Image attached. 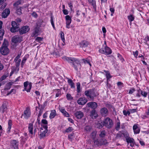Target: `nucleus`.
I'll return each instance as SVG.
<instances>
[{"mask_svg": "<svg viewBox=\"0 0 149 149\" xmlns=\"http://www.w3.org/2000/svg\"><path fill=\"white\" fill-rule=\"evenodd\" d=\"M39 27L38 26H36L31 34L32 37H36L38 35L39 33Z\"/></svg>", "mask_w": 149, "mask_h": 149, "instance_id": "aec40b11", "label": "nucleus"}, {"mask_svg": "<svg viewBox=\"0 0 149 149\" xmlns=\"http://www.w3.org/2000/svg\"><path fill=\"white\" fill-rule=\"evenodd\" d=\"M104 71L105 72L107 82H108V79L111 78V76L110 73L108 71H106V70H104Z\"/></svg>", "mask_w": 149, "mask_h": 149, "instance_id": "a878e982", "label": "nucleus"}, {"mask_svg": "<svg viewBox=\"0 0 149 149\" xmlns=\"http://www.w3.org/2000/svg\"><path fill=\"white\" fill-rule=\"evenodd\" d=\"M59 109L61 112L63 113V115L65 117H69L70 115L65 110V109L63 107H60Z\"/></svg>", "mask_w": 149, "mask_h": 149, "instance_id": "f3484780", "label": "nucleus"}, {"mask_svg": "<svg viewBox=\"0 0 149 149\" xmlns=\"http://www.w3.org/2000/svg\"><path fill=\"white\" fill-rule=\"evenodd\" d=\"M140 131V129H139V128L137 129L136 130H134V134H137L139 133Z\"/></svg>", "mask_w": 149, "mask_h": 149, "instance_id": "13d9d810", "label": "nucleus"}, {"mask_svg": "<svg viewBox=\"0 0 149 149\" xmlns=\"http://www.w3.org/2000/svg\"><path fill=\"white\" fill-rule=\"evenodd\" d=\"M133 130L134 131V130L137 129H139V128L138 127L137 125H134L133 126Z\"/></svg>", "mask_w": 149, "mask_h": 149, "instance_id": "0e129e2a", "label": "nucleus"}, {"mask_svg": "<svg viewBox=\"0 0 149 149\" xmlns=\"http://www.w3.org/2000/svg\"><path fill=\"white\" fill-rule=\"evenodd\" d=\"M72 128L71 127H69L68 128L66 129L65 132H69L72 130Z\"/></svg>", "mask_w": 149, "mask_h": 149, "instance_id": "de8ad7c7", "label": "nucleus"}, {"mask_svg": "<svg viewBox=\"0 0 149 149\" xmlns=\"http://www.w3.org/2000/svg\"><path fill=\"white\" fill-rule=\"evenodd\" d=\"M42 123L45 124V125H47V121L45 119H42Z\"/></svg>", "mask_w": 149, "mask_h": 149, "instance_id": "052dcab7", "label": "nucleus"}, {"mask_svg": "<svg viewBox=\"0 0 149 149\" xmlns=\"http://www.w3.org/2000/svg\"><path fill=\"white\" fill-rule=\"evenodd\" d=\"M135 91V89L134 88L131 89L129 90V93L130 94H132Z\"/></svg>", "mask_w": 149, "mask_h": 149, "instance_id": "bf43d9fd", "label": "nucleus"}, {"mask_svg": "<svg viewBox=\"0 0 149 149\" xmlns=\"http://www.w3.org/2000/svg\"><path fill=\"white\" fill-rule=\"evenodd\" d=\"M104 126L107 128L110 129L113 126L112 120L109 118H107L103 121Z\"/></svg>", "mask_w": 149, "mask_h": 149, "instance_id": "39448f33", "label": "nucleus"}, {"mask_svg": "<svg viewBox=\"0 0 149 149\" xmlns=\"http://www.w3.org/2000/svg\"><path fill=\"white\" fill-rule=\"evenodd\" d=\"M19 70V67H17L16 66V67H13L12 69V71L10 73V76L13 73H17Z\"/></svg>", "mask_w": 149, "mask_h": 149, "instance_id": "4be33fe9", "label": "nucleus"}, {"mask_svg": "<svg viewBox=\"0 0 149 149\" xmlns=\"http://www.w3.org/2000/svg\"><path fill=\"white\" fill-rule=\"evenodd\" d=\"M120 123L119 121L117 122L115 127V128L116 130H119L120 127Z\"/></svg>", "mask_w": 149, "mask_h": 149, "instance_id": "ea45409f", "label": "nucleus"}, {"mask_svg": "<svg viewBox=\"0 0 149 149\" xmlns=\"http://www.w3.org/2000/svg\"><path fill=\"white\" fill-rule=\"evenodd\" d=\"M21 60L20 59L19 60V61H15L16 64L15 65L17 67H19V65L20 63Z\"/></svg>", "mask_w": 149, "mask_h": 149, "instance_id": "37998d69", "label": "nucleus"}, {"mask_svg": "<svg viewBox=\"0 0 149 149\" xmlns=\"http://www.w3.org/2000/svg\"><path fill=\"white\" fill-rule=\"evenodd\" d=\"M104 126V125L103 123V122H102L101 123H97L96 125V127L99 129L102 128Z\"/></svg>", "mask_w": 149, "mask_h": 149, "instance_id": "7c9ffc66", "label": "nucleus"}, {"mask_svg": "<svg viewBox=\"0 0 149 149\" xmlns=\"http://www.w3.org/2000/svg\"><path fill=\"white\" fill-rule=\"evenodd\" d=\"M100 142L101 146L102 145H106L107 143V140L104 139H100Z\"/></svg>", "mask_w": 149, "mask_h": 149, "instance_id": "473e14b6", "label": "nucleus"}, {"mask_svg": "<svg viewBox=\"0 0 149 149\" xmlns=\"http://www.w3.org/2000/svg\"><path fill=\"white\" fill-rule=\"evenodd\" d=\"M138 92L139 93L141 92V95L144 97H146L147 95V93L142 91L140 89L139 90H138Z\"/></svg>", "mask_w": 149, "mask_h": 149, "instance_id": "c756f323", "label": "nucleus"}, {"mask_svg": "<svg viewBox=\"0 0 149 149\" xmlns=\"http://www.w3.org/2000/svg\"><path fill=\"white\" fill-rule=\"evenodd\" d=\"M16 13L18 15H21L22 14L21 9L20 8H18L16 10Z\"/></svg>", "mask_w": 149, "mask_h": 149, "instance_id": "49530a36", "label": "nucleus"}, {"mask_svg": "<svg viewBox=\"0 0 149 149\" xmlns=\"http://www.w3.org/2000/svg\"><path fill=\"white\" fill-rule=\"evenodd\" d=\"M6 78V76L5 75L2 76L0 78V80L2 81L5 79Z\"/></svg>", "mask_w": 149, "mask_h": 149, "instance_id": "338daca9", "label": "nucleus"}, {"mask_svg": "<svg viewBox=\"0 0 149 149\" xmlns=\"http://www.w3.org/2000/svg\"><path fill=\"white\" fill-rule=\"evenodd\" d=\"M67 98L68 100H71L72 99V97L71 96L70 94H67L66 95Z\"/></svg>", "mask_w": 149, "mask_h": 149, "instance_id": "a18cd8bd", "label": "nucleus"}, {"mask_svg": "<svg viewBox=\"0 0 149 149\" xmlns=\"http://www.w3.org/2000/svg\"><path fill=\"white\" fill-rule=\"evenodd\" d=\"M66 21L72 20L71 18L69 15H67L65 16Z\"/></svg>", "mask_w": 149, "mask_h": 149, "instance_id": "09e8293b", "label": "nucleus"}, {"mask_svg": "<svg viewBox=\"0 0 149 149\" xmlns=\"http://www.w3.org/2000/svg\"><path fill=\"white\" fill-rule=\"evenodd\" d=\"M63 11L64 15H67L68 13V11L66 9L63 10Z\"/></svg>", "mask_w": 149, "mask_h": 149, "instance_id": "e2e57ef3", "label": "nucleus"}, {"mask_svg": "<svg viewBox=\"0 0 149 149\" xmlns=\"http://www.w3.org/2000/svg\"><path fill=\"white\" fill-rule=\"evenodd\" d=\"M10 10L8 8H6L4 10L2 13L1 16L3 18H6L10 14Z\"/></svg>", "mask_w": 149, "mask_h": 149, "instance_id": "4468645a", "label": "nucleus"}, {"mask_svg": "<svg viewBox=\"0 0 149 149\" xmlns=\"http://www.w3.org/2000/svg\"><path fill=\"white\" fill-rule=\"evenodd\" d=\"M4 34V30L1 29L0 30V40H1L3 39V37Z\"/></svg>", "mask_w": 149, "mask_h": 149, "instance_id": "2f4dec72", "label": "nucleus"}, {"mask_svg": "<svg viewBox=\"0 0 149 149\" xmlns=\"http://www.w3.org/2000/svg\"><path fill=\"white\" fill-rule=\"evenodd\" d=\"M84 94L88 99H90L92 100H93L94 98L97 96L96 94L94 91L92 89L86 90L85 91Z\"/></svg>", "mask_w": 149, "mask_h": 149, "instance_id": "7ed1b4c3", "label": "nucleus"}, {"mask_svg": "<svg viewBox=\"0 0 149 149\" xmlns=\"http://www.w3.org/2000/svg\"><path fill=\"white\" fill-rule=\"evenodd\" d=\"M94 145L95 146H101L100 142V139L99 140L97 139L94 141Z\"/></svg>", "mask_w": 149, "mask_h": 149, "instance_id": "c85d7f7f", "label": "nucleus"}, {"mask_svg": "<svg viewBox=\"0 0 149 149\" xmlns=\"http://www.w3.org/2000/svg\"><path fill=\"white\" fill-rule=\"evenodd\" d=\"M12 27L10 28V31L12 33L15 32L17 31L19 28V25L14 21L11 22Z\"/></svg>", "mask_w": 149, "mask_h": 149, "instance_id": "0eeeda50", "label": "nucleus"}, {"mask_svg": "<svg viewBox=\"0 0 149 149\" xmlns=\"http://www.w3.org/2000/svg\"><path fill=\"white\" fill-rule=\"evenodd\" d=\"M89 3L91 4L93 6L94 9L96 11V4L95 1L94 0H88Z\"/></svg>", "mask_w": 149, "mask_h": 149, "instance_id": "b1692460", "label": "nucleus"}, {"mask_svg": "<svg viewBox=\"0 0 149 149\" xmlns=\"http://www.w3.org/2000/svg\"><path fill=\"white\" fill-rule=\"evenodd\" d=\"M60 35L61 36V38L64 43H65V39L64 38V33L62 32H61L60 33Z\"/></svg>", "mask_w": 149, "mask_h": 149, "instance_id": "4c0bfd02", "label": "nucleus"}, {"mask_svg": "<svg viewBox=\"0 0 149 149\" xmlns=\"http://www.w3.org/2000/svg\"><path fill=\"white\" fill-rule=\"evenodd\" d=\"M84 115L83 112L81 111H77L74 113V116L75 117L78 119L81 118Z\"/></svg>", "mask_w": 149, "mask_h": 149, "instance_id": "6ab92c4d", "label": "nucleus"}, {"mask_svg": "<svg viewBox=\"0 0 149 149\" xmlns=\"http://www.w3.org/2000/svg\"><path fill=\"white\" fill-rule=\"evenodd\" d=\"M56 114V111L55 110H52L51 111V113L49 116V118L50 119L53 118Z\"/></svg>", "mask_w": 149, "mask_h": 149, "instance_id": "5701e85b", "label": "nucleus"}, {"mask_svg": "<svg viewBox=\"0 0 149 149\" xmlns=\"http://www.w3.org/2000/svg\"><path fill=\"white\" fill-rule=\"evenodd\" d=\"M31 112L30 109L27 107L26 108V109L24 111V114L22 115V116L26 119H28L31 115Z\"/></svg>", "mask_w": 149, "mask_h": 149, "instance_id": "1a4fd4ad", "label": "nucleus"}, {"mask_svg": "<svg viewBox=\"0 0 149 149\" xmlns=\"http://www.w3.org/2000/svg\"><path fill=\"white\" fill-rule=\"evenodd\" d=\"M100 112L101 115L103 116H106L108 114V110L105 107L101 108Z\"/></svg>", "mask_w": 149, "mask_h": 149, "instance_id": "ddd939ff", "label": "nucleus"}, {"mask_svg": "<svg viewBox=\"0 0 149 149\" xmlns=\"http://www.w3.org/2000/svg\"><path fill=\"white\" fill-rule=\"evenodd\" d=\"M8 41L6 39H4L2 45L0 48V52L2 54L6 55L9 53V51L8 48Z\"/></svg>", "mask_w": 149, "mask_h": 149, "instance_id": "f03ea898", "label": "nucleus"}, {"mask_svg": "<svg viewBox=\"0 0 149 149\" xmlns=\"http://www.w3.org/2000/svg\"><path fill=\"white\" fill-rule=\"evenodd\" d=\"M42 113V110L40 109L39 111V114L38 115V117H40Z\"/></svg>", "mask_w": 149, "mask_h": 149, "instance_id": "680f3d73", "label": "nucleus"}, {"mask_svg": "<svg viewBox=\"0 0 149 149\" xmlns=\"http://www.w3.org/2000/svg\"><path fill=\"white\" fill-rule=\"evenodd\" d=\"M47 128V125L43 126L40 127L39 132V135L40 138H43L45 137L46 134L48 132Z\"/></svg>", "mask_w": 149, "mask_h": 149, "instance_id": "20e7f679", "label": "nucleus"}, {"mask_svg": "<svg viewBox=\"0 0 149 149\" xmlns=\"http://www.w3.org/2000/svg\"><path fill=\"white\" fill-rule=\"evenodd\" d=\"M18 141L15 140H13L10 142V148L9 149H18Z\"/></svg>", "mask_w": 149, "mask_h": 149, "instance_id": "423d86ee", "label": "nucleus"}, {"mask_svg": "<svg viewBox=\"0 0 149 149\" xmlns=\"http://www.w3.org/2000/svg\"><path fill=\"white\" fill-rule=\"evenodd\" d=\"M123 113L124 115L126 116L127 115H129L130 114V111H126V110H123Z\"/></svg>", "mask_w": 149, "mask_h": 149, "instance_id": "79ce46f5", "label": "nucleus"}, {"mask_svg": "<svg viewBox=\"0 0 149 149\" xmlns=\"http://www.w3.org/2000/svg\"><path fill=\"white\" fill-rule=\"evenodd\" d=\"M8 127L7 129V131L8 132L10 131L11 129V126L12 125V121L11 120H9L8 122Z\"/></svg>", "mask_w": 149, "mask_h": 149, "instance_id": "bb28decb", "label": "nucleus"}, {"mask_svg": "<svg viewBox=\"0 0 149 149\" xmlns=\"http://www.w3.org/2000/svg\"><path fill=\"white\" fill-rule=\"evenodd\" d=\"M21 1H17L13 5L14 6H17L19 4H21Z\"/></svg>", "mask_w": 149, "mask_h": 149, "instance_id": "c03bdc74", "label": "nucleus"}, {"mask_svg": "<svg viewBox=\"0 0 149 149\" xmlns=\"http://www.w3.org/2000/svg\"><path fill=\"white\" fill-rule=\"evenodd\" d=\"M105 49V46L103 45L102 47L99 49V52L101 54H104Z\"/></svg>", "mask_w": 149, "mask_h": 149, "instance_id": "e433bc0d", "label": "nucleus"}, {"mask_svg": "<svg viewBox=\"0 0 149 149\" xmlns=\"http://www.w3.org/2000/svg\"><path fill=\"white\" fill-rule=\"evenodd\" d=\"M30 28L28 26H24L19 29V33L21 35L25 33L28 32Z\"/></svg>", "mask_w": 149, "mask_h": 149, "instance_id": "9d476101", "label": "nucleus"}, {"mask_svg": "<svg viewBox=\"0 0 149 149\" xmlns=\"http://www.w3.org/2000/svg\"><path fill=\"white\" fill-rule=\"evenodd\" d=\"M127 18L130 22H131L132 21H133L134 19V16L132 15H130L128 16H127Z\"/></svg>", "mask_w": 149, "mask_h": 149, "instance_id": "f704fd0d", "label": "nucleus"}, {"mask_svg": "<svg viewBox=\"0 0 149 149\" xmlns=\"http://www.w3.org/2000/svg\"><path fill=\"white\" fill-rule=\"evenodd\" d=\"M33 126L32 123H30L28 127V130L29 133L31 134H33Z\"/></svg>", "mask_w": 149, "mask_h": 149, "instance_id": "393cba45", "label": "nucleus"}, {"mask_svg": "<svg viewBox=\"0 0 149 149\" xmlns=\"http://www.w3.org/2000/svg\"><path fill=\"white\" fill-rule=\"evenodd\" d=\"M85 130L87 131H89L91 130V127L90 126H86L85 127Z\"/></svg>", "mask_w": 149, "mask_h": 149, "instance_id": "864d4df0", "label": "nucleus"}, {"mask_svg": "<svg viewBox=\"0 0 149 149\" xmlns=\"http://www.w3.org/2000/svg\"><path fill=\"white\" fill-rule=\"evenodd\" d=\"M133 53L134 57L137 58V56L138 54V52L137 51H136L135 52H133Z\"/></svg>", "mask_w": 149, "mask_h": 149, "instance_id": "5fc2aeb1", "label": "nucleus"}, {"mask_svg": "<svg viewBox=\"0 0 149 149\" xmlns=\"http://www.w3.org/2000/svg\"><path fill=\"white\" fill-rule=\"evenodd\" d=\"M79 45L80 46L84 49V48L88 47L89 45V43L86 40H83L80 43Z\"/></svg>", "mask_w": 149, "mask_h": 149, "instance_id": "a211bd4d", "label": "nucleus"}, {"mask_svg": "<svg viewBox=\"0 0 149 149\" xmlns=\"http://www.w3.org/2000/svg\"><path fill=\"white\" fill-rule=\"evenodd\" d=\"M77 91L78 93L80 92V84L78 82L77 83Z\"/></svg>", "mask_w": 149, "mask_h": 149, "instance_id": "a19ab883", "label": "nucleus"}, {"mask_svg": "<svg viewBox=\"0 0 149 149\" xmlns=\"http://www.w3.org/2000/svg\"><path fill=\"white\" fill-rule=\"evenodd\" d=\"M91 138L93 139H95L96 137V134L95 132H92L91 134Z\"/></svg>", "mask_w": 149, "mask_h": 149, "instance_id": "8fccbe9b", "label": "nucleus"}, {"mask_svg": "<svg viewBox=\"0 0 149 149\" xmlns=\"http://www.w3.org/2000/svg\"><path fill=\"white\" fill-rule=\"evenodd\" d=\"M22 38V37L19 35H15L12 38V41L15 43L21 42Z\"/></svg>", "mask_w": 149, "mask_h": 149, "instance_id": "9b49d317", "label": "nucleus"}, {"mask_svg": "<svg viewBox=\"0 0 149 149\" xmlns=\"http://www.w3.org/2000/svg\"><path fill=\"white\" fill-rule=\"evenodd\" d=\"M91 116L92 118L94 117L95 118L97 116V114L95 113V110L93 109L91 111Z\"/></svg>", "mask_w": 149, "mask_h": 149, "instance_id": "cd10ccee", "label": "nucleus"}, {"mask_svg": "<svg viewBox=\"0 0 149 149\" xmlns=\"http://www.w3.org/2000/svg\"><path fill=\"white\" fill-rule=\"evenodd\" d=\"M112 52L111 49L105 45L104 54L109 55Z\"/></svg>", "mask_w": 149, "mask_h": 149, "instance_id": "412c9836", "label": "nucleus"}, {"mask_svg": "<svg viewBox=\"0 0 149 149\" xmlns=\"http://www.w3.org/2000/svg\"><path fill=\"white\" fill-rule=\"evenodd\" d=\"M6 109L7 108L5 106H2L0 107V111L3 113Z\"/></svg>", "mask_w": 149, "mask_h": 149, "instance_id": "72a5a7b5", "label": "nucleus"}, {"mask_svg": "<svg viewBox=\"0 0 149 149\" xmlns=\"http://www.w3.org/2000/svg\"><path fill=\"white\" fill-rule=\"evenodd\" d=\"M118 57L122 61H123L124 60L123 58L122 57V56L121 55H120L119 54H118Z\"/></svg>", "mask_w": 149, "mask_h": 149, "instance_id": "6e6d98bb", "label": "nucleus"}, {"mask_svg": "<svg viewBox=\"0 0 149 149\" xmlns=\"http://www.w3.org/2000/svg\"><path fill=\"white\" fill-rule=\"evenodd\" d=\"M61 94V92L58 91L56 94V97H58Z\"/></svg>", "mask_w": 149, "mask_h": 149, "instance_id": "774afa93", "label": "nucleus"}, {"mask_svg": "<svg viewBox=\"0 0 149 149\" xmlns=\"http://www.w3.org/2000/svg\"><path fill=\"white\" fill-rule=\"evenodd\" d=\"M106 134V132L105 130H103L101 131L100 133V134L99 135L100 137H104L105 136Z\"/></svg>", "mask_w": 149, "mask_h": 149, "instance_id": "c9c22d12", "label": "nucleus"}, {"mask_svg": "<svg viewBox=\"0 0 149 149\" xmlns=\"http://www.w3.org/2000/svg\"><path fill=\"white\" fill-rule=\"evenodd\" d=\"M127 142L129 143H130V146L131 147H133L135 144L134 140L132 138L130 137H128L126 138Z\"/></svg>", "mask_w": 149, "mask_h": 149, "instance_id": "dca6fc26", "label": "nucleus"}, {"mask_svg": "<svg viewBox=\"0 0 149 149\" xmlns=\"http://www.w3.org/2000/svg\"><path fill=\"white\" fill-rule=\"evenodd\" d=\"M66 27L68 29L70 28V25L71 22L72 20L66 21Z\"/></svg>", "mask_w": 149, "mask_h": 149, "instance_id": "58836bf2", "label": "nucleus"}, {"mask_svg": "<svg viewBox=\"0 0 149 149\" xmlns=\"http://www.w3.org/2000/svg\"><path fill=\"white\" fill-rule=\"evenodd\" d=\"M43 39V38L40 37H37L36 39V40L40 42Z\"/></svg>", "mask_w": 149, "mask_h": 149, "instance_id": "3c124183", "label": "nucleus"}, {"mask_svg": "<svg viewBox=\"0 0 149 149\" xmlns=\"http://www.w3.org/2000/svg\"><path fill=\"white\" fill-rule=\"evenodd\" d=\"M24 90L23 91H24L25 90L27 92H30L32 87L31 83H29L28 81H26L24 83Z\"/></svg>", "mask_w": 149, "mask_h": 149, "instance_id": "6e6552de", "label": "nucleus"}, {"mask_svg": "<svg viewBox=\"0 0 149 149\" xmlns=\"http://www.w3.org/2000/svg\"><path fill=\"white\" fill-rule=\"evenodd\" d=\"M88 101L87 99L84 97L80 98L77 101V103L79 105L85 104Z\"/></svg>", "mask_w": 149, "mask_h": 149, "instance_id": "f8f14e48", "label": "nucleus"}, {"mask_svg": "<svg viewBox=\"0 0 149 149\" xmlns=\"http://www.w3.org/2000/svg\"><path fill=\"white\" fill-rule=\"evenodd\" d=\"M62 58L64 61L71 63L72 67L76 70H77L78 69H80L81 65L80 64L79 61L77 59L65 56L63 57Z\"/></svg>", "mask_w": 149, "mask_h": 149, "instance_id": "f257e3e1", "label": "nucleus"}, {"mask_svg": "<svg viewBox=\"0 0 149 149\" xmlns=\"http://www.w3.org/2000/svg\"><path fill=\"white\" fill-rule=\"evenodd\" d=\"M50 21H51V24H52L53 28L54 29L55 26H54V22L53 21V17H52V16L51 17Z\"/></svg>", "mask_w": 149, "mask_h": 149, "instance_id": "603ef678", "label": "nucleus"}, {"mask_svg": "<svg viewBox=\"0 0 149 149\" xmlns=\"http://www.w3.org/2000/svg\"><path fill=\"white\" fill-rule=\"evenodd\" d=\"M87 105L88 107H90L94 109L97 107V103L95 102H91L87 103Z\"/></svg>", "mask_w": 149, "mask_h": 149, "instance_id": "2eb2a0df", "label": "nucleus"}, {"mask_svg": "<svg viewBox=\"0 0 149 149\" xmlns=\"http://www.w3.org/2000/svg\"><path fill=\"white\" fill-rule=\"evenodd\" d=\"M26 60V58H24V59L22 60V61L21 63V66L22 67H23V65L25 63Z\"/></svg>", "mask_w": 149, "mask_h": 149, "instance_id": "4d7b16f0", "label": "nucleus"}, {"mask_svg": "<svg viewBox=\"0 0 149 149\" xmlns=\"http://www.w3.org/2000/svg\"><path fill=\"white\" fill-rule=\"evenodd\" d=\"M130 112L131 113H134L136 112V109H130Z\"/></svg>", "mask_w": 149, "mask_h": 149, "instance_id": "69168bd1", "label": "nucleus"}]
</instances>
